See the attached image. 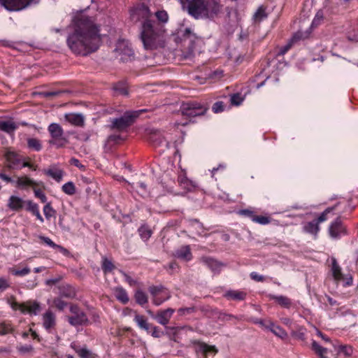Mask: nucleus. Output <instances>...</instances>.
I'll return each instance as SVG.
<instances>
[{
  "instance_id": "obj_62",
  "label": "nucleus",
  "mask_w": 358,
  "mask_h": 358,
  "mask_svg": "<svg viewBox=\"0 0 358 358\" xmlns=\"http://www.w3.org/2000/svg\"><path fill=\"white\" fill-rule=\"evenodd\" d=\"M0 179L3 180L6 183H10L13 186L15 185V178H14V176L13 177H10L9 176H8V175H6V174H5L3 173H0Z\"/></svg>"
},
{
  "instance_id": "obj_59",
  "label": "nucleus",
  "mask_w": 358,
  "mask_h": 358,
  "mask_svg": "<svg viewBox=\"0 0 358 358\" xmlns=\"http://www.w3.org/2000/svg\"><path fill=\"white\" fill-rule=\"evenodd\" d=\"M192 227L198 230V234L201 235L204 232L203 224L197 220H192L189 221Z\"/></svg>"
},
{
  "instance_id": "obj_13",
  "label": "nucleus",
  "mask_w": 358,
  "mask_h": 358,
  "mask_svg": "<svg viewBox=\"0 0 358 358\" xmlns=\"http://www.w3.org/2000/svg\"><path fill=\"white\" fill-rule=\"evenodd\" d=\"M318 24H310L307 28L301 27L297 31L293 34L289 39L294 45L300 41L306 40L311 37L313 31L317 27Z\"/></svg>"
},
{
  "instance_id": "obj_39",
  "label": "nucleus",
  "mask_w": 358,
  "mask_h": 358,
  "mask_svg": "<svg viewBox=\"0 0 358 358\" xmlns=\"http://www.w3.org/2000/svg\"><path fill=\"white\" fill-rule=\"evenodd\" d=\"M267 329L271 331L276 336L280 337L281 338H285L287 336L286 331L284 329H282L280 326L275 324L273 322V326L271 327H268Z\"/></svg>"
},
{
  "instance_id": "obj_50",
  "label": "nucleus",
  "mask_w": 358,
  "mask_h": 358,
  "mask_svg": "<svg viewBox=\"0 0 358 358\" xmlns=\"http://www.w3.org/2000/svg\"><path fill=\"white\" fill-rule=\"evenodd\" d=\"M39 238L41 241H43V243H45L46 245H48V246H50V248H52L53 249H59L60 250H65L62 246L56 244L55 243H54L49 237L40 236Z\"/></svg>"
},
{
  "instance_id": "obj_1",
  "label": "nucleus",
  "mask_w": 358,
  "mask_h": 358,
  "mask_svg": "<svg viewBox=\"0 0 358 358\" xmlns=\"http://www.w3.org/2000/svg\"><path fill=\"white\" fill-rule=\"evenodd\" d=\"M101 24H70L67 27V45L76 55L86 56L100 47L102 37Z\"/></svg>"
},
{
  "instance_id": "obj_32",
  "label": "nucleus",
  "mask_w": 358,
  "mask_h": 358,
  "mask_svg": "<svg viewBox=\"0 0 358 358\" xmlns=\"http://www.w3.org/2000/svg\"><path fill=\"white\" fill-rule=\"evenodd\" d=\"M27 144V148L32 151L39 152L43 149L41 141L36 138H28Z\"/></svg>"
},
{
  "instance_id": "obj_2",
  "label": "nucleus",
  "mask_w": 358,
  "mask_h": 358,
  "mask_svg": "<svg viewBox=\"0 0 358 358\" xmlns=\"http://www.w3.org/2000/svg\"><path fill=\"white\" fill-rule=\"evenodd\" d=\"M3 157L6 159L5 168L8 170H21L23 168H29L36 171L38 166L31 162L29 157H25L19 152L8 150L5 152Z\"/></svg>"
},
{
  "instance_id": "obj_35",
  "label": "nucleus",
  "mask_w": 358,
  "mask_h": 358,
  "mask_svg": "<svg viewBox=\"0 0 358 358\" xmlns=\"http://www.w3.org/2000/svg\"><path fill=\"white\" fill-rule=\"evenodd\" d=\"M94 20L85 14V10L78 11L74 15L72 22H93Z\"/></svg>"
},
{
  "instance_id": "obj_34",
  "label": "nucleus",
  "mask_w": 358,
  "mask_h": 358,
  "mask_svg": "<svg viewBox=\"0 0 358 358\" xmlns=\"http://www.w3.org/2000/svg\"><path fill=\"white\" fill-rule=\"evenodd\" d=\"M115 296L122 304H127L129 301L127 291L121 287L115 288Z\"/></svg>"
},
{
  "instance_id": "obj_43",
  "label": "nucleus",
  "mask_w": 358,
  "mask_h": 358,
  "mask_svg": "<svg viewBox=\"0 0 358 358\" xmlns=\"http://www.w3.org/2000/svg\"><path fill=\"white\" fill-rule=\"evenodd\" d=\"M134 297L136 303L141 306H144L148 303L147 294L140 289L136 292Z\"/></svg>"
},
{
  "instance_id": "obj_19",
  "label": "nucleus",
  "mask_w": 358,
  "mask_h": 358,
  "mask_svg": "<svg viewBox=\"0 0 358 358\" xmlns=\"http://www.w3.org/2000/svg\"><path fill=\"white\" fill-rule=\"evenodd\" d=\"M134 320L141 329H144L148 332H152V335L154 337H157V328L149 324L144 316L136 315Z\"/></svg>"
},
{
  "instance_id": "obj_58",
  "label": "nucleus",
  "mask_w": 358,
  "mask_h": 358,
  "mask_svg": "<svg viewBox=\"0 0 358 358\" xmlns=\"http://www.w3.org/2000/svg\"><path fill=\"white\" fill-rule=\"evenodd\" d=\"M182 328L178 327H166V333L171 339L176 341V336Z\"/></svg>"
},
{
  "instance_id": "obj_5",
  "label": "nucleus",
  "mask_w": 358,
  "mask_h": 358,
  "mask_svg": "<svg viewBox=\"0 0 358 358\" xmlns=\"http://www.w3.org/2000/svg\"><path fill=\"white\" fill-rule=\"evenodd\" d=\"M48 131L51 139L49 141L50 145H54L57 148H61L66 146L69 143L68 139L64 136L63 128L57 123H51Z\"/></svg>"
},
{
  "instance_id": "obj_57",
  "label": "nucleus",
  "mask_w": 358,
  "mask_h": 358,
  "mask_svg": "<svg viewBox=\"0 0 358 358\" xmlns=\"http://www.w3.org/2000/svg\"><path fill=\"white\" fill-rule=\"evenodd\" d=\"M196 311V308L194 306L180 308L178 310V315L180 316H184L186 315H190Z\"/></svg>"
},
{
  "instance_id": "obj_51",
  "label": "nucleus",
  "mask_w": 358,
  "mask_h": 358,
  "mask_svg": "<svg viewBox=\"0 0 358 358\" xmlns=\"http://www.w3.org/2000/svg\"><path fill=\"white\" fill-rule=\"evenodd\" d=\"M53 306L58 309L59 310H64V309L67 306L68 303L65 301L62 300V297L57 296L53 299Z\"/></svg>"
},
{
  "instance_id": "obj_38",
  "label": "nucleus",
  "mask_w": 358,
  "mask_h": 358,
  "mask_svg": "<svg viewBox=\"0 0 358 358\" xmlns=\"http://www.w3.org/2000/svg\"><path fill=\"white\" fill-rule=\"evenodd\" d=\"M178 182L180 186L187 190H191L193 187L192 182L187 178L185 173H182L178 176Z\"/></svg>"
},
{
  "instance_id": "obj_30",
  "label": "nucleus",
  "mask_w": 358,
  "mask_h": 358,
  "mask_svg": "<svg viewBox=\"0 0 358 358\" xmlns=\"http://www.w3.org/2000/svg\"><path fill=\"white\" fill-rule=\"evenodd\" d=\"M303 230L306 233L310 234L316 236L320 230V227L317 222L315 220L306 222L303 225Z\"/></svg>"
},
{
  "instance_id": "obj_56",
  "label": "nucleus",
  "mask_w": 358,
  "mask_h": 358,
  "mask_svg": "<svg viewBox=\"0 0 358 358\" xmlns=\"http://www.w3.org/2000/svg\"><path fill=\"white\" fill-rule=\"evenodd\" d=\"M24 203L26 204V210L32 215L39 209L38 205L31 200L25 201Z\"/></svg>"
},
{
  "instance_id": "obj_22",
  "label": "nucleus",
  "mask_w": 358,
  "mask_h": 358,
  "mask_svg": "<svg viewBox=\"0 0 358 358\" xmlns=\"http://www.w3.org/2000/svg\"><path fill=\"white\" fill-rule=\"evenodd\" d=\"M267 297L269 300L275 301L282 308L289 309L292 306V299L286 296L268 294Z\"/></svg>"
},
{
  "instance_id": "obj_24",
  "label": "nucleus",
  "mask_w": 358,
  "mask_h": 358,
  "mask_svg": "<svg viewBox=\"0 0 358 358\" xmlns=\"http://www.w3.org/2000/svg\"><path fill=\"white\" fill-rule=\"evenodd\" d=\"M67 122L76 127H83L85 125V117L81 114L69 113L65 115Z\"/></svg>"
},
{
  "instance_id": "obj_11",
  "label": "nucleus",
  "mask_w": 358,
  "mask_h": 358,
  "mask_svg": "<svg viewBox=\"0 0 358 358\" xmlns=\"http://www.w3.org/2000/svg\"><path fill=\"white\" fill-rule=\"evenodd\" d=\"M186 4L189 14L195 19L204 17L207 15L205 0H189Z\"/></svg>"
},
{
  "instance_id": "obj_18",
  "label": "nucleus",
  "mask_w": 358,
  "mask_h": 358,
  "mask_svg": "<svg viewBox=\"0 0 358 358\" xmlns=\"http://www.w3.org/2000/svg\"><path fill=\"white\" fill-rule=\"evenodd\" d=\"M57 294L59 297H64L66 299H73L76 296V291L75 288L71 285L66 283H62L57 287Z\"/></svg>"
},
{
  "instance_id": "obj_52",
  "label": "nucleus",
  "mask_w": 358,
  "mask_h": 358,
  "mask_svg": "<svg viewBox=\"0 0 358 358\" xmlns=\"http://www.w3.org/2000/svg\"><path fill=\"white\" fill-rule=\"evenodd\" d=\"M31 272V270L29 267H25L21 270L16 269L14 268H10V273L15 276H24L29 274Z\"/></svg>"
},
{
  "instance_id": "obj_4",
  "label": "nucleus",
  "mask_w": 358,
  "mask_h": 358,
  "mask_svg": "<svg viewBox=\"0 0 358 358\" xmlns=\"http://www.w3.org/2000/svg\"><path fill=\"white\" fill-rule=\"evenodd\" d=\"M180 110L183 116L191 118L203 115L208 110V106L206 103L196 101H187L181 104Z\"/></svg>"
},
{
  "instance_id": "obj_14",
  "label": "nucleus",
  "mask_w": 358,
  "mask_h": 358,
  "mask_svg": "<svg viewBox=\"0 0 358 358\" xmlns=\"http://www.w3.org/2000/svg\"><path fill=\"white\" fill-rule=\"evenodd\" d=\"M14 178H15L14 187L22 190H28L30 188L32 189L34 186L43 185L42 182H37L27 175L20 176L15 175Z\"/></svg>"
},
{
  "instance_id": "obj_45",
  "label": "nucleus",
  "mask_w": 358,
  "mask_h": 358,
  "mask_svg": "<svg viewBox=\"0 0 358 358\" xmlns=\"http://www.w3.org/2000/svg\"><path fill=\"white\" fill-rule=\"evenodd\" d=\"M200 348L203 355H207L208 354L211 352L215 355L218 352V350L216 348L215 345H209L205 343H201Z\"/></svg>"
},
{
  "instance_id": "obj_37",
  "label": "nucleus",
  "mask_w": 358,
  "mask_h": 358,
  "mask_svg": "<svg viewBox=\"0 0 358 358\" xmlns=\"http://www.w3.org/2000/svg\"><path fill=\"white\" fill-rule=\"evenodd\" d=\"M312 350L320 358H327V348L321 346L317 342L313 341L312 343Z\"/></svg>"
},
{
  "instance_id": "obj_31",
  "label": "nucleus",
  "mask_w": 358,
  "mask_h": 358,
  "mask_svg": "<svg viewBox=\"0 0 358 358\" xmlns=\"http://www.w3.org/2000/svg\"><path fill=\"white\" fill-rule=\"evenodd\" d=\"M201 261L214 272L219 271L220 270L222 264L211 257H203L201 259Z\"/></svg>"
},
{
  "instance_id": "obj_17",
  "label": "nucleus",
  "mask_w": 358,
  "mask_h": 358,
  "mask_svg": "<svg viewBox=\"0 0 358 358\" xmlns=\"http://www.w3.org/2000/svg\"><path fill=\"white\" fill-rule=\"evenodd\" d=\"M41 310L39 302L35 300H28L22 302V313L28 314L29 315H37Z\"/></svg>"
},
{
  "instance_id": "obj_40",
  "label": "nucleus",
  "mask_w": 358,
  "mask_h": 358,
  "mask_svg": "<svg viewBox=\"0 0 358 358\" xmlns=\"http://www.w3.org/2000/svg\"><path fill=\"white\" fill-rule=\"evenodd\" d=\"M170 298L169 292L162 286H158V306Z\"/></svg>"
},
{
  "instance_id": "obj_27",
  "label": "nucleus",
  "mask_w": 358,
  "mask_h": 358,
  "mask_svg": "<svg viewBox=\"0 0 358 358\" xmlns=\"http://www.w3.org/2000/svg\"><path fill=\"white\" fill-rule=\"evenodd\" d=\"M17 128V124L12 120L0 121V130L9 135L13 134Z\"/></svg>"
},
{
  "instance_id": "obj_9",
  "label": "nucleus",
  "mask_w": 358,
  "mask_h": 358,
  "mask_svg": "<svg viewBox=\"0 0 358 358\" xmlns=\"http://www.w3.org/2000/svg\"><path fill=\"white\" fill-rule=\"evenodd\" d=\"M70 312L72 313V315L69 316L67 320L71 325L77 327L86 324L88 322L87 315L79 308L78 306L76 304H71Z\"/></svg>"
},
{
  "instance_id": "obj_10",
  "label": "nucleus",
  "mask_w": 358,
  "mask_h": 358,
  "mask_svg": "<svg viewBox=\"0 0 358 358\" xmlns=\"http://www.w3.org/2000/svg\"><path fill=\"white\" fill-rule=\"evenodd\" d=\"M117 55L120 56V59L123 62L131 60L134 58V53L128 41L120 38L115 49Z\"/></svg>"
},
{
  "instance_id": "obj_60",
  "label": "nucleus",
  "mask_w": 358,
  "mask_h": 358,
  "mask_svg": "<svg viewBox=\"0 0 358 358\" xmlns=\"http://www.w3.org/2000/svg\"><path fill=\"white\" fill-rule=\"evenodd\" d=\"M225 108V104L223 101H217L212 106V110L215 113H218L224 111Z\"/></svg>"
},
{
  "instance_id": "obj_47",
  "label": "nucleus",
  "mask_w": 358,
  "mask_h": 358,
  "mask_svg": "<svg viewBox=\"0 0 358 358\" xmlns=\"http://www.w3.org/2000/svg\"><path fill=\"white\" fill-rule=\"evenodd\" d=\"M267 17V14L266 13V9L264 6H260L257 9V10L255 13L253 15V18L255 21H262L264 20Z\"/></svg>"
},
{
  "instance_id": "obj_53",
  "label": "nucleus",
  "mask_w": 358,
  "mask_h": 358,
  "mask_svg": "<svg viewBox=\"0 0 358 358\" xmlns=\"http://www.w3.org/2000/svg\"><path fill=\"white\" fill-rule=\"evenodd\" d=\"M238 214L241 216L248 217L253 221L255 213L252 209L247 208L238 210Z\"/></svg>"
},
{
  "instance_id": "obj_7",
  "label": "nucleus",
  "mask_w": 358,
  "mask_h": 358,
  "mask_svg": "<svg viewBox=\"0 0 358 358\" xmlns=\"http://www.w3.org/2000/svg\"><path fill=\"white\" fill-rule=\"evenodd\" d=\"M130 20L134 22H150L152 13L144 3H138L129 10Z\"/></svg>"
},
{
  "instance_id": "obj_25",
  "label": "nucleus",
  "mask_w": 358,
  "mask_h": 358,
  "mask_svg": "<svg viewBox=\"0 0 358 358\" xmlns=\"http://www.w3.org/2000/svg\"><path fill=\"white\" fill-rule=\"evenodd\" d=\"M175 312V309L169 308L165 310H158V323L166 325Z\"/></svg>"
},
{
  "instance_id": "obj_16",
  "label": "nucleus",
  "mask_w": 358,
  "mask_h": 358,
  "mask_svg": "<svg viewBox=\"0 0 358 358\" xmlns=\"http://www.w3.org/2000/svg\"><path fill=\"white\" fill-rule=\"evenodd\" d=\"M43 327L50 334L53 333L56 327V315L50 310H48L43 315Z\"/></svg>"
},
{
  "instance_id": "obj_46",
  "label": "nucleus",
  "mask_w": 358,
  "mask_h": 358,
  "mask_svg": "<svg viewBox=\"0 0 358 358\" xmlns=\"http://www.w3.org/2000/svg\"><path fill=\"white\" fill-rule=\"evenodd\" d=\"M145 138L149 143L155 145L157 141V131L155 129H146Z\"/></svg>"
},
{
  "instance_id": "obj_64",
  "label": "nucleus",
  "mask_w": 358,
  "mask_h": 358,
  "mask_svg": "<svg viewBox=\"0 0 358 358\" xmlns=\"http://www.w3.org/2000/svg\"><path fill=\"white\" fill-rule=\"evenodd\" d=\"M78 355L80 358H89L92 357L91 352L85 348H83L79 350Z\"/></svg>"
},
{
  "instance_id": "obj_42",
  "label": "nucleus",
  "mask_w": 358,
  "mask_h": 358,
  "mask_svg": "<svg viewBox=\"0 0 358 358\" xmlns=\"http://www.w3.org/2000/svg\"><path fill=\"white\" fill-rule=\"evenodd\" d=\"M338 204L326 208L315 220L317 222V223L320 224V223L325 222L328 220V215L331 213H332L337 207Z\"/></svg>"
},
{
  "instance_id": "obj_26",
  "label": "nucleus",
  "mask_w": 358,
  "mask_h": 358,
  "mask_svg": "<svg viewBox=\"0 0 358 358\" xmlns=\"http://www.w3.org/2000/svg\"><path fill=\"white\" fill-rule=\"evenodd\" d=\"M44 173L55 180L57 182H60L64 176V172L63 170L57 168L56 166H51L48 169L44 170Z\"/></svg>"
},
{
  "instance_id": "obj_54",
  "label": "nucleus",
  "mask_w": 358,
  "mask_h": 358,
  "mask_svg": "<svg viewBox=\"0 0 358 358\" xmlns=\"http://www.w3.org/2000/svg\"><path fill=\"white\" fill-rule=\"evenodd\" d=\"M253 222L260 224L265 225L271 222V218L267 216L257 215L255 214L253 219Z\"/></svg>"
},
{
  "instance_id": "obj_12",
  "label": "nucleus",
  "mask_w": 358,
  "mask_h": 358,
  "mask_svg": "<svg viewBox=\"0 0 358 358\" xmlns=\"http://www.w3.org/2000/svg\"><path fill=\"white\" fill-rule=\"evenodd\" d=\"M328 232L329 236L333 239H340L343 236L347 235L346 227L343 224L340 217L331 222Z\"/></svg>"
},
{
  "instance_id": "obj_8",
  "label": "nucleus",
  "mask_w": 358,
  "mask_h": 358,
  "mask_svg": "<svg viewBox=\"0 0 358 358\" xmlns=\"http://www.w3.org/2000/svg\"><path fill=\"white\" fill-rule=\"evenodd\" d=\"M141 38L145 49L155 48L157 45V33L152 24H142Z\"/></svg>"
},
{
  "instance_id": "obj_15",
  "label": "nucleus",
  "mask_w": 358,
  "mask_h": 358,
  "mask_svg": "<svg viewBox=\"0 0 358 358\" xmlns=\"http://www.w3.org/2000/svg\"><path fill=\"white\" fill-rule=\"evenodd\" d=\"M33 0H0V4L10 11H18L29 6Z\"/></svg>"
},
{
  "instance_id": "obj_44",
  "label": "nucleus",
  "mask_w": 358,
  "mask_h": 358,
  "mask_svg": "<svg viewBox=\"0 0 358 358\" xmlns=\"http://www.w3.org/2000/svg\"><path fill=\"white\" fill-rule=\"evenodd\" d=\"M101 268L103 272L106 274L112 272L115 268V266L110 260L105 257L102 261Z\"/></svg>"
},
{
  "instance_id": "obj_23",
  "label": "nucleus",
  "mask_w": 358,
  "mask_h": 358,
  "mask_svg": "<svg viewBox=\"0 0 358 358\" xmlns=\"http://www.w3.org/2000/svg\"><path fill=\"white\" fill-rule=\"evenodd\" d=\"M205 7L207 11L206 17H212L220 10V5L215 0H205Z\"/></svg>"
},
{
  "instance_id": "obj_61",
  "label": "nucleus",
  "mask_w": 358,
  "mask_h": 358,
  "mask_svg": "<svg viewBox=\"0 0 358 358\" xmlns=\"http://www.w3.org/2000/svg\"><path fill=\"white\" fill-rule=\"evenodd\" d=\"M12 331V327L10 324L1 323L0 324V334L6 335Z\"/></svg>"
},
{
  "instance_id": "obj_6",
  "label": "nucleus",
  "mask_w": 358,
  "mask_h": 358,
  "mask_svg": "<svg viewBox=\"0 0 358 358\" xmlns=\"http://www.w3.org/2000/svg\"><path fill=\"white\" fill-rule=\"evenodd\" d=\"M173 36L176 43H184V46L187 45L189 52L194 50V40L197 38V36L190 29L185 28L183 29L180 28L177 30Z\"/></svg>"
},
{
  "instance_id": "obj_36",
  "label": "nucleus",
  "mask_w": 358,
  "mask_h": 358,
  "mask_svg": "<svg viewBox=\"0 0 358 358\" xmlns=\"http://www.w3.org/2000/svg\"><path fill=\"white\" fill-rule=\"evenodd\" d=\"M128 84L126 81H119L113 85V90L119 94L127 95L128 92Z\"/></svg>"
},
{
  "instance_id": "obj_21",
  "label": "nucleus",
  "mask_w": 358,
  "mask_h": 358,
  "mask_svg": "<svg viewBox=\"0 0 358 358\" xmlns=\"http://www.w3.org/2000/svg\"><path fill=\"white\" fill-rule=\"evenodd\" d=\"M247 295V292L243 290L230 289L227 291L223 294V296L227 300L241 301H244L246 299Z\"/></svg>"
},
{
  "instance_id": "obj_55",
  "label": "nucleus",
  "mask_w": 358,
  "mask_h": 358,
  "mask_svg": "<svg viewBox=\"0 0 358 358\" xmlns=\"http://www.w3.org/2000/svg\"><path fill=\"white\" fill-rule=\"evenodd\" d=\"M243 97L240 93H236L231 96L230 101L233 106H240L243 101Z\"/></svg>"
},
{
  "instance_id": "obj_33",
  "label": "nucleus",
  "mask_w": 358,
  "mask_h": 358,
  "mask_svg": "<svg viewBox=\"0 0 358 358\" xmlns=\"http://www.w3.org/2000/svg\"><path fill=\"white\" fill-rule=\"evenodd\" d=\"M346 35L348 40L358 41V24H350L347 28Z\"/></svg>"
},
{
  "instance_id": "obj_3",
  "label": "nucleus",
  "mask_w": 358,
  "mask_h": 358,
  "mask_svg": "<svg viewBox=\"0 0 358 358\" xmlns=\"http://www.w3.org/2000/svg\"><path fill=\"white\" fill-rule=\"evenodd\" d=\"M147 112H148V109L126 110L120 117L110 120V129L119 132L125 131L136 122L141 115Z\"/></svg>"
},
{
  "instance_id": "obj_48",
  "label": "nucleus",
  "mask_w": 358,
  "mask_h": 358,
  "mask_svg": "<svg viewBox=\"0 0 358 358\" xmlns=\"http://www.w3.org/2000/svg\"><path fill=\"white\" fill-rule=\"evenodd\" d=\"M62 191L68 195H73L76 192V186L73 182H68L62 187Z\"/></svg>"
},
{
  "instance_id": "obj_63",
  "label": "nucleus",
  "mask_w": 358,
  "mask_h": 358,
  "mask_svg": "<svg viewBox=\"0 0 358 358\" xmlns=\"http://www.w3.org/2000/svg\"><path fill=\"white\" fill-rule=\"evenodd\" d=\"M353 352L351 346L343 345L340 348V352L345 355V356L350 357L352 355Z\"/></svg>"
},
{
  "instance_id": "obj_41",
  "label": "nucleus",
  "mask_w": 358,
  "mask_h": 358,
  "mask_svg": "<svg viewBox=\"0 0 358 358\" xmlns=\"http://www.w3.org/2000/svg\"><path fill=\"white\" fill-rule=\"evenodd\" d=\"M251 322L255 324H259L260 327L267 329L268 327L273 326V321L270 319L252 318Z\"/></svg>"
},
{
  "instance_id": "obj_20",
  "label": "nucleus",
  "mask_w": 358,
  "mask_h": 358,
  "mask_svg": "<svg viewBox=\"0 0 358 358\" xmlns=\"http://www.w3.org/2000/svg\"><path fill=\"white\" fill-rule=\"evenodd\" d=\"M174 257L176 258L189 262L192 259V253L189 245H182L178 248L173 253Z\"/></svg>"
},
{
  "instance_id": "obj_29",
  "label": "nucleus",
  "mask_w": 358,
  "mask_h": 358,
  "mask_svg": "<svg viewBox=\"0 0 358 358\" xmlns=\"http://www.w3.org/2000/svg\"><path fill=\"white\" fill-rule=\"evenodd\" d=\"M24 203L25 201L22 199L16 196H11L9 199L8 206L11 210L18 211L23 208Z\"/></svg>"
},
{
  "instance_id": "obj_28",
  "label": "nucleus",
  "mask_w": 358,
  "mask_h": 358,
  "mask_svg": "<svg viewBox=\"0 0 358 358\" xmlns=\"http://www.w3.org/2000/svg\"><path fill=\"white\" fill-rule=\"evenodd\" d=\"M331 270L334 280H336V282H339L344 279L341 268L335 258H332L331 259Z\"/></svg>"
},
{
  "instance_id": "obj_49",
  "label": "nucleus",
  "mask_w": 358,
  "mask_h": 358,
  "mask_svg": "<svg viewBox=\"0 0 358 358\" xmlns=\"http://www.w3.org/2000/svg\"><path fill=\"white\" fill-rule=\"evenodd\" d=\"M43 213L47 220H50L52 217H55L56 210L52 207L50 203H47L43 207Z\"/></svg>"
}]
</instances>
